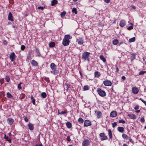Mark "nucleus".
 <instances>
[{
  "mask_svg": "<svg viewBox=\"0 0 146 146\" xmlns=\"http://www.w3.org/2000/svg\"><path fill=\"white\" fill-rule=\"evenodd\" d=\"M72 38V37L69 35H65L64 38L62 41V44L64 46H67L70 43V41L69 39Z\"/></svg>",
  "mask_w": 146,
  "mask_h": 146,
  "instance_id": "obj_1",
  "label": "nucleus"
},
{
  "mask_svg": "<svg viewBox=\"0 0 146 146\" xmlns=\"http://www.w3.org/2000/svg\"><path fill=\"white\" fill-rule=\"evenodd\" d=\"M50 67L52 70L50 71L51 73L54 75H56L58 73V71L56 70V65L54 63H52L50 64Z\"/></svg>",
  "mask_w": 146,
  "mask_h": 146,
  "instance_id": "obj_2",
  "label": "nucleus"
},
{
  "mask_svg": "<svg viewBox=\"0 0 146 146\" xmlns=\"http://www.w3.org/2000/svg\"><path fill=\"white\" fill-rule=\"evenodd\" d=\"M90 53L87 51L84 52L82 54V60L84 61L87 60L89 61V57L90 55Z\"/></svg>",
  "mask_w": 146,
  "mask_h": 146,
  "instance_id": "obj_3",
  "label": "nucleus"
},
{
  "mask_svg": "<svg viewBox=\"0 0 146 146\" xmlns=\"http://www.w3.org/2000/svg\"><path fill=\"white\" fill-rule=\"evenodd\" d=\"M97 92L99 96L101 97H104L106 95L105 91L99 88L97 89Z\"/></svg>",
  "mask_w": 146,
  "mask_h": 146,
  "instance_id": "obj_4",
  "label": "nucleus"
},
{
  "mask_svg": "<svg viewBox=\"0 0 146 146\" xmlns=\"http://www.w3.org/2000/svg\"><path fill=\"white\" fill-rule=\"evenodd\" d=\"M90 141L88 139H85L82 143V146H89Z\"/></svg>",
  "mask_w": 146,
  "mask_h": 146,
  "instance_id": "obj_5",
  "label": "nucleus"
},
{
  "mask_svg": "<svg viewBox=\"0 0 146 146\" xmlns=\"http://www.w3.org/2000/svg\"><path fill=\"white\" fill-rule=\"evenodd\" d=\"M99 136L101 137L100 140L101 141L107 140L108 139L107 136L105 135V133H100L99 134Z\"/></svg>",
  "mask_w": 146,
  "mask_h": 146,
  "instance_id": "obj_6",
  "label": "nucleus"
},
{
  "mask_svg": "<svg viewBox=\"0 0 146 146\" xmlns=\"http://www.w3.org/2000/svg\"><path fill=\"white\" fill-rule=\"evenodd\" d=\"M92 125L91 121L88 119H86L84 120V127H88L91 126Z\"/></svg>",
  "mask_w": 146,
  "mask_h": 146,
  "instance_id": "obj_7",
  "label": "nucleus"
},
{
  "mask_svg": "<svg viewBox=\"0 0 146 146\" xmlns=\"http://www.w3.org/2000/svg\"><path fill=\"white\" fill-rule=\"evenodd\" d=\"M9 58L11 61H13L16 59V55L14 52L11 53L9 56Z\"/></svg>",
  "mask_w": 146,
  "mask_h": 146,
  "instance_id": "obj_8",
  "label": "nucleus"
},
{
  "mask_svg": "<svg viewBox=\"0 0 146 146\" xmlns=\"http://www.w3.org/2000/svg\"><path fill=\"white\" fill-rule=\"evenodd\" d=\"M103 83L105 86H111L112 85L111 82L108 80H105L103 82Z\"/></svg>",
  "mask_w": 146,
  "mask_h": 146,
  "instance_id": "obj_9",
  "label": "nucleus"
},
{
  "mask_svg": "<svg viewBox=\"0 0 146 146\" xmlns=\"http://www.w3.org/2000/svg\"><path fill=\"white\" fill-rule=\"evenodd\" d=\"M76 41H77L78 44L79 45L82 44L84 42V39L82 37H80L78 39H77Z\"/></svg>",
  "mask_w": 146,
  "mask_h": 146,
  "instance_id": "obj_10",
  "label": "nucleus"
},
{
  "mask_svg": "<svg viewBox=\"0 0 146 146\" xmlns=\"http://www.w3.org/2000/svg\"><path fill=\"white\" fill-rule=\"evenodd\" d=\"M132 92L134 94H138L139 92V90L138 88L136 87H133L132 89Z\"/></svg>",
  "mask_w": 146,
  "mask_h": 146,
  "instance_id": "obj_11",
  "label": "nucleus"
},
{
  "mask_svg": "<svg viewBox=\"0 0 146 146\" xmlns=\"http://www.w3.org/2000/svg\"><path fill=\"white\" fill-rule=\"evenodd\" d=\"M96 115L97 116V118H100L101 117L102 115V113L100 111L96 110L95 111Z\"/></svg>",
  "mask_w": 146,
  "mask_h": 146,
  "instance_id": "obj_12",
  "label": "nucleus"
},
{
  "mask_svg": "<svg viewBox=\"0 0 146 146\" xmlns=\"http://www.w3.org/2000/svg\"><path fill=\"white\" fill-rule=\"evenodd\" d=\"M64 85L66 86L67 91L68 90H71L72 89V86L70 85H69L67 83H65Z\"/></svg>",
  "mask_w": 146,
  "mask_h": 146,
  "instance_id": "obj_13",
  "label": "nucleus"
},
{
  "mask_svg": "<svg viewBox=\"0 0 146 146\" xmlns=\"http://www.w3.org/2000/svg\"><path fill=\"white\" fill-rule=\"evenodd\" d=\"M117 115V112L116 111H113L111 112L110 116L111 117H115Z\"/></svg>",
  "mask_w": 146,
  "mask_h": 146,
  "instance_id": "obj_14",
  "label": "nucleus"
},
{
  "mask_svg": "<svg viewBox=\"0 0 146 146\" xmlns=\"http://www.w3.org/2000/svg\"><path fill=\"white\" fill-rule=\"evenodd\" d=\"M28 128L31 131H32L34 129V127L33 125L31 123H29L28 125Z\"/></svg>",
  "mask_w": 146,
  "mask_h": 146,
  "instance_id": "obj_15",
  "label": "nucleus"
},
{
  "mask_svg": "<svg viewBox=\"0 0 146 146\" xmlns=\"http://www.w3.org/2000/svg\"><path fill=\"white\" fill-rule=\"evenodd\" d=\"M13 17L12 14L11 13L9 12V13L8 16V19L9 21H13L14 20L13 18Z\"/></svg>",
  "mask_w": 146,
  "mask_h": 146,
  "instance_id": "obj_16",
  "label": "nucleus"
},
{
  "mask_svg": "<svg viewBox=\"0 0 146 146\" xmlns=\"http://www.w3.org/2000/svg\"><path fill=\"white\" fill-rule=\"evenodd\" d=\"M125 22L124 20H121L119 23V26L121 27H123L125 25Z\"/></svg>",
  "mask_w": 146,
  "mask_h": 146,
  "instance_id": "obj_17",
  "label": "nucleus"
},
{
  "mask_svg": "<svg viewBox=\"0 0 146 146\" xmlns=\"http://www.w3.org/2000/svg\"><path fill=\"white\" fill-rule=\"evenodd\" d=\"M14 121V120L11 118H8L7 119V121L10 125L12 124Z\"/></svg>",
  "mask_w": 146,
  "mask_h": 146,
  "instance_id": "obj_18",
  "label": "nucleus"
},
{
  "mask_svg": "<svg viewBox=\"0 0 146 146\" xmlns=\"http://www.w3.org/2000/svg\"><path fill=\"white\" fill-rule=\"evenodd\" d=\"M108 135L110 139H112V131L111 129H109L108 130Z\"/></svg>",
  "mask_w": 146,
  "mask_h": 146,
  "instance_id": "obj_19",
  "label": "nucleus"
},
{
  "mask_svg": "<svg viewBox=\"0 0 146 146\" xmlns=\"http://www.w3.org/2000/svg\"><path fill=\"white\" fill-rule=\"evenodd\" d=\"M117 129L120 132L123 133L124 131V128L123 127H117Z\"/></svg>",
  "mask_w": 146,
  "mask_h": 146,
  "instance_id": "obj_20",
  "label": "nucleus"
},
{
  "mask_svg": "<svg viewBox=\"0 0 146 146\" xmlns=\"http://www.w3.org/2000/svg\"><path fill=\"white\" fill-rule=\"evenodd\" d=\"M127 116L131 119H135L136 118V116L133 114H128Z\"/></svg>",
  "mask_w": 146,
  "mask_h": 146,
  "instance_id": "obj_21",
  "label": "nucleus"
},
{
  "mask_svg": "<svg viewBox=\"0 0 146 146\" xmlns=\"http://www.w3.org/2000/svg\"><path fill=\"white\" fill-rule=\"evenodd\" d=\"M31 64L33 66H37L38 65L37 62L34 60H33L31 61Z\"/></svg>",
  "mask_w": 146,
  "mask_h": 146,
  "instance_id": "obj_22",
  "label": "nucleus"
},
{
  "mask_svg": "<svg viewBox=\"0 0 146 146\" xmlns=\"http://www.w3.org/2000/svg\"><path fill=\"white\" fill-rule=\"evenodd\" d=\"M4 138L7 141H8L9 143H11V139L8 136H7L6 134L5 135Z\"/></svg>",
  "mask_w": 146,
  "mask_h": 146,
  "instance_id": "obj_23",
  "label": "nucleus"
},
{
  "mask_svg": "<svg viewBox=\"0 0 146 146\" xmlns=\"http://www.w3.org/2000/svg\"><path fill=\"white\" fill-rule=\"evenodd\" d=\"M122 136L123 138L124 139H130V137L125 134H123Z\"/></svg>",
  "mask_w": 146,
  "mask_h": 146,
  "instance_id": "obj_24",
  "label": "nucleus"
},
{
  "mask_svg": "<svg viewBox=\"0 0 146 146\" xmlns=\"http://www.w3.org/2000/svg\"><path fill=\"white\" fill-rule=\"evenodd\" d=\"M101 75V73L99 72L96 71L94 73V76L96 77H98Z\"/></svg>",
  "mask_w": 146,
  "mask_h": 146,
  "instance_id": "obj_25",
  "label": "nucleus"
},
{
  "mask_svg": "<svg viewBox=\"0 0 146 146\" xmlns=\"http://www.w3.org/2000/svg\"><path fill=\"white\" fill-rule=\"evenodd\" d=\"M47 95L46 93L44 92H42L41 94V98H44L46 97Z\"/></svg>",
  "mask_w": 146,
  "mask_h": 146,
  "instance_id": "obj_26",
  "label": "nucleus"
},
{
  "mask_svg": "<svg viewBox=\"0 0 146 146\" xmlns=\"http://www.w3.org/2000/svg\"><path fill=\"white\" fill-rule=\"evenodd\" d=\"M66 127L68 128H70L72 127V124L69 122H68L66 123Z\"/></svg>",
  "mask_w": 146,
  "mask_h": 146,
  "instance_id": "obj_27",
  "label": "nucleus"
},
{
  "mask_svg": "<svg viewBox=\"0 0 146 146\" xmlns=\"http://www.w3.org/2000/svg\"><path fill=\"white\" fill-rule=\"evenodd\" d=\"M135 58V55L134 54H133L130 56V59L132 61Z\"/></svg>",
  "mask_w": 146,
  "mask_h": 146,
  "instance_id": "obj_28",
  "label": "nucleus"
},
{
  "mask_svg": "<svg viewBox=\"0 0 146 146\" xmlns=\"http://www.w3.org/2000/svg\"><path fill=\"white\" fill-rule=\"evenodd\" d=\"M36 53L37 54V56L38 57H39L41 56L40 52L39 50V49L37 48H36L35 50Z\"/></svg>",
  "mask_w": 146,
  "mask_h": 146,
  "instance_id": "obj_29",
  "label": "nucleus"
},
{
  "mask_svg": "<svg viewBox=\"0 0 146 146\" xmlns=\"http://www.w3.org/2000/svg\"><path fill=\"white\" fill-rule=\"evenodd\" d=\"M58 1L57 0H53L51 2V5L54 6L57 3Z\"/></svg>",
  "mask_w": 146,
  "mask_h": 146,
  "instance_id": "obj_30",
  "label": "nucleus"
},
{
  "mask_svg": "<svg viewBox=\"0 0 146 146\" xmlns=\"http://www.w3.org/2000/svg\"><path fill=\"white\" fill-rule=\"evenodd\" d=\"M100 58L104 62H106V59L103 55H100Z\"/></svg>",
  "mask_w": 146,
  "mask_h": 146,
  "instance_id": "obj_31",
  "label": "nucleus"
},
{
  "mask_svg": "<svg viewBox=\"0 0 146 146\" xmlns=\"http://www.w3.org/2000/svg\"><path fill=\"white\" fill-rule=\"evenodd\" d=\"M55 43L53 42H51L49 44V46L50 47L52 48L54 47L55 46Z\"/></svg>",
  "mask_w": 146,
  "mask_h": 146,
  "instance_id": "obj_32",
  "label": "nucleus"
},
{
  "mask_svg": "<svg viewBox=\"0 0 146 146\" xmlns=\"http://www.w3.org/2000/svg\"><path fill=\"white\" fill-rule=\"evenodd\" d=\"M78 122L80 123H82L84 121V120L83 118L81 117L79 118L78 120Z\"/></svg>",
  "mask_w": 146,
  "mask_h": 146,
  "instance_id": "obj_33",
  "label": "nucleus"
},
{
  "mask_svg": "<svg viewBox=\"0 0 146 146\" xmlns=\"http://www.w3.org/2000/svg\"><path fill=\"white\" fill-rule=\"evenodd\" d=\"M119 42L117 39H115L113 41V44L114 45H116Z\"/></svg>",
  "mask_w": 146,
  "mask_h": 146,
  "instance_id": "obj_34",
  "label": "nucleus"
},
{
  "mask_svg": "<svg viewBox=\"0 0 146 146\" xmlns=\"http://www.w3.org/2000/svg\"><path fill=\"white\" fill-rule=\"evenodd\" d=\"M25 96V95L23 93H21L19 96V98L22 100L23 99Z\"/></svg>",
  "mask_w": 146,
  "mask_h": 146,
  "instance_id": "obj_35",
  "label": "nucleus"
},
{
  "mask_svg": "<svg viewBox=\"0 0 146 146\" xmlns=\"http://www.w3.org/2000/svg\"><path fill=\"white\" fill-rule=\"evenodd\" d=\"M7 97L9 98H11L13 97V96L9 92H7Z\"/></svg>",
  "mask_w": 146,
  "mask_h": 146,
  "instance_id": "obj_36",
  "label": "nucleus"
},
{
  "mask_svg": "<svg viewBox=\"0 0 146 146\" xmlns=\"http://www.w3.org/2000/svg\"><path fill=\"white\" fill-rule=\"evenodd\" d=\"M66 14V12L65 11H64L61 13L60 15L61 17L62 18H63L65 16Z\"/></svg>",
  "mask_w": 146,
  "mask_h": 146,
  "instance_id": "obj_37",
  "label": "nucleus"
},
{
  "mask_svg": "<svg viewBox=\"0 0 146 146\" xmlns=\"http://www.w3.org/2000/svg\"><path fill=\"white\" fill-rule=\"evenodd\" d=\"M72 100V96H71L68 95L67 97V100L69 101H71Z\"/></svg>",
  "mask_w": 146,
  "mask_h": 146,
  "instance_id": "obj_38",
  "label": "nucleus"
},
{
  "mask_svg": "<svg viewBox=\"0 0 146 146\" xmlns=\"http://www.w3.org/2000/svg\"><path fill=\"white\" fill-rule=\"evenodd\" d=\"M135 37H133L129 40V41L130 42H133L135 41Z\"/></svg>",
  "mask_w": 146,
  "mask_h": 146,
  "instance_id": "obj_39",
  "label": "nucleus"
},
{
  "mask_svg": "<svg viewBox=\"0 0 146 146\" xmlns=\"http://www.w3.org/2000/svg\"><path fill=\"white\" fill-rule=\"evenodd\" d=\"M5 79L7 82H9L10 81V79L9 76H5Z\"/></svg>",
  "mask_w": 146,
  "mask_h": 146,
  "instance_id": "obj_40",
  "label": "nucleus"
},
{
  "mask_svg": "<svg viewBox=\"0 0 146 146\" xmlns=\"http://www.w3.org/2000/svg\"><path fill=\"white\" fill-rule=\"evenodd\" d=\"M89 88L87 85L84 86L83 88V90L84 91L87 90H89Z\"/></svg>",
  "mask_w": 146,
  "mask_h": 146,
  "instance_id": "obj_41",
  "label": "nucleus"
},
{
  "mask_svg": "<svg viewBox=\"0 0 146 146\" xmlns=\"http://www.w3.org/2000/svg\"><path fill=\"white\" fill-rule=\"evenodd\" d=\"M72 11L73 13H74L76 14L77 13V11L76 8H73L72 9Z\"/></svg>",
  "mask_w": 146,
  "mask_h": 146,
  "instance_id": "obj_42",
  "label": "nucleus"
},
{
  "mask_svg": "<svg viewBox=\"0 0 146 146\" xmlns=\"http://www.w3.org/2000/svg\"><path fill=\"white\" fill-rule=\"evenodd\" d=\"M131 25L128 27L127 28V29L128 30H131L133 29V25L132 23H131Z\"/></svg>",
  "mask_w": 146,
  "mask_h": 146,
  "instance_id": "obj_43",
  "label": "nucleus"
},
{
  "mask_svg": "<svg viewBox=\"0 0 146 146\" xmlns=\"http://www.w3.org/2000/svg\"><path fill=\"white\" fill-rule=\"evenodd\" d=\"M146 73V71H142L140 72L139 73V75H143Z\"/></svg>",
  "mask_w": 146,
  "mask_h": 146,
  "instance_id": "obj_44",
  "label": "nucleus"
},
{
  "mask_svg": "<svg viewBox=\"0 0 146 146\" xmlns=\"http://www.w3.org/2000/svg\"><path fill=\"white\" fill-rule=\"evenodd\" d=\"M119 123L124 124L125 123V120H124L123 119H122L119 120Z\"/></svg>",
  "mask_w": 146,
  "mask_h": 146,
  "instance_id": "obj_45",
  "label": "nucleus"
},
{
  "mask_svg": "<svg viewBox=\"0 0 146 146\" xmlns=\"http://www.w3.org/2000/svg\"><path fill=\"white\" fill-rule=\"evenodd\" d=\"M47 82L49 83L50 82V80L49 78L45 77L44 79Z\"/></svg>",
  "mask_w": 146,
  "mask_h": 146,
  "instance_id": "obj_46",
  "label": "nucleus"
},
{
  "mask_svg": "<svg viewBox=\"0 0 146 146\" xmlns=\"http://www.w3.org/2000/svg\"><path fill=\"white\" fill-rule=\"evenodd\" d=\"M22 84V82H20L19 84L17 86L19 90H20L22 88L21 87V84Z\"/></svg>",
  "mask_w": 146,
  "mask_h": 146,
  "instance_id": "obj_47",
  "label": "nucleus"
},
{
  "mask_svg": "<svg viewBox=\"0 0 146 146\" xmlns=\"http://www.w3.org/2000/svg\"><path fill=\"white\" fill-rule=\"evenodd\" d=\"M4 82V80L3 78H2L0 80V83L2 85Z\"/></svg>",
  "mask_w": 146,
  "mask_h": 146,
  "instance_id": "obj_48",
  "label": "nucleus"
},
{
  "mask_svg": "<svg viewBox=\"0 0 146 146\" xmlns=\"http://www.w3.org/2000/svg\"><path fill=\"white\" fill-rule=\"evenodd\" d=\"M67 112V110H65L64 111H62L61 112V113H60V115L63 114H65Z\"/></svg>",
  "mask_w": 146,
  "mask_h": 146,
  "instance_id": "obj_49",
  "label": "nucleus"
},
{
  "mask_svg": "<svg viewBox=\"0 0 146 146\" xmlns=\"http://www.w3.org/2000/svg\"><path fill=\"white\" fill-rule=\"evenodd\" d=\"M117 123L116 122H114L112 123V127L113 128L115 127L117 125Z\"/></svg>",
  "mask_w": 146,
  "mask_h": 146,
  "instance_id": "obj_50",
  "label": "nucleus"
},
{
  "mask_svg": "<svg viewBox=\"0 0 146 146\" xmlns=\"http://www.w3.org/2000/svg\"><path fill=\"white\" fill-rule=\"evenodd\" d=\"M25 48V46L24 45H22L21 47V49L22 50H24Z\"/></svg>",
  "mask_w": 146,
  "mask_h": 146,
  "instance_id": "obj_51",
  "label": "nucleus"
},
{
  "mask_svg": "<svg viewBox=\"0 0 146 146\" xmlns=\"http://www.w3.org/2000/svg\"><path fill=\"white\" fill-rule=\"evenodd\" d=\"M141 121V122L143 123L145 121V119L143 117H141L140 119Z\"/></svg>",
  "mask_w": 146,
  "mask_h": 146,
  "instance_id": "obj_52",
  "label": "nucleus"
},
{
  "mask_svg": "<svg viewBox=\"0 0 146 146\" xmlns=\"http://www.w3.org/2000/svg\"><path fill=\"white\" fill-rule=\"evenodd\" d=\"M119 69V68L117 66H116V70L115 71V73H118Z\"/></svg>",
  "mask_w": 146,
  "mask_h": 146,
  "instance_id": "obj_53",
  "label": "nucleus"
},
{
  "mask_svg": "<svg viewBox=\"0 0 146 146\" xmlns=\"http://www.w3.org/2000/svg\"><path fill=\"white\" fill-rule=\"evenodd\" d=\"M44 8V7H41V6H39L38 7V9H41V10H43Z\"/></svg>",
  "mask_w": 146,
  "mask_h": 146,
  "instance_id": "obj_54",
  "label": "nucleus"
},
{
  "mask_svg": "<svg viewBox=\"0 0 146 146\" xmlns=\"http://www.w3.org/2000/svg\"><path fill=\"white\" fill-rule=\"evenodd\" d=\"M67 140L68 141H71V139L70 138V137L69 136H68L67 137Z\"/></svg>",
  "mask_w": 146,
  "mask_h": 146,
  "instance_id": "obj_55",
  "label": "nucleus"
},
{
  "mask_svg": "<svg viewBox=\"0 0 146 146\" xmlns=\"http://www.w3.org/2000/svg\"><path fill=\"white\" fill-rule=\"evenodd\" d=\"M139 106H136L134 108V109L135 110H137L139 109Z\"/></svg>",
  "mask_w": 146,
  "mask_h": 146,
  "instance_id": "obj_56",
  "label": "nucleus"
},
{
  "mask_svg": "<svg viewBox=\"0 0 146 146\" xmlns=\"http://www.w3.org/2000/svg\"><path fill=\"white\" fill-rule=\"evenodd\" d=\"M105 2L107 3H109L110 2V0H104Z\"/></svg>",
  "mask_w": 146,
  "mask_h": 146,
  "instance_id": "obj_57",
  "label": "nucleus"
},
{
  "mask_svg": "<svg viewBox=\"0 0 146 146\" xmlns=\"http://www.w3.org/2000/svg\"><path fill=\"white\" fill-rule=\"evenodd\" d=\"M24 120L26 122H27L28 121V119L26 117H25Z\"/></svg>",
  "mask_w": 146,
  "mask_h": 146,
  "instance_id": "obj_58",
  "label": "nucleus"
},
{
  "mask_svg": "<svg viewBox=\"0 0 146 146\" xmlns=\"http://www.w3.org/2000/svg\"><path fill=\"white\" fill-rule=\"evenodd\" d=\"M32 102L34 105H35V100L34 99H33Z\"/></svg>",
  "mask_w": 146,
  "mask_h": 146,
  "instance_id": "obj_59",
  "label": "nucleus"
},
{
  "mask_svg": "<svg viewBox=\"0 0 146 146\" xmlns=\"http://www.w3.org/2000/svg\"><path fill=\"white\" fill-rule=\"evenodd\" d=\"M121 79L123 80H125L126 79V78L125 76H122L121 77Z\"/></svg>",
  "mask_w": 146,
  "mask_h": 146,
  "instance_id": "obj_60",
  "label": "nucleus"
},
{
  "mask_svg": "<svg viewBox=\"0 0 146 146\" xmlns=\"http://www.w3.org/2000/svg\"><path fill=\"white\" fill-rule=\"evenodd\" d=\"M3 43L4 44L6 45L7 44V42L5 40H4Z\"/></svg>",
  "mask_w": 146,
  "mask_h": 146,
  "instance_id": "obj_61",
  "label": "nucleus"
},
{
  "mask_svg": "<svg viewBox=\"0 0 146 146\" xmlns=\"http://www.w3.org/2000/svg\"><path fill=\"white\" fill-rule=\"evenodd\" d=\"M98 25L100 27L101 26H102V23L101 22H100L98 24Z\"/></svg>",
  "mask_w": 146,
  "mask_h": 146,
  "instance_id": "obj_62",
  "label": "nucleus"
},
{
  "mask_svg": "<svg viewBox=\"0 0 146 146\" xmlns=\"http://www.w3.org/2000/svg\"><path fill=\"white\" fill-rule=\"evenodd\" d=\"M142 102L146 106V101H145L144 100H142Z\"/></svg>",
  "mask_w": 146,
  "mask_h": 146,
  "instance_id": "obj_63",
  "label": "nucleus"
},
{
  "mask_svg": "<svg viewBox=\"0 0 146 146\" xmlns=\"http://www.w3.org/2000/svg\"><path fill=\"white\" fill-rule=\"evenodd\" d=\"M35 146H42V144H38V145H35Z\"/></svg>",
  "mask_w": 146,
  "mask_h": 146,
  "instance_id": "obj_64",
  "label": "nucleus"
}]
</instances>
